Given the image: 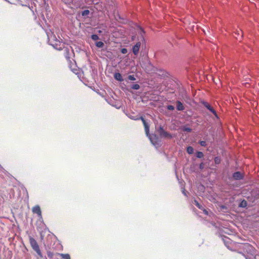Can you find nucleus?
<instances>
[{
    "mask_svg": "<svg viewBox=\"0 0 259 259\" xmlns=\"http://www.w3.org/2000/svg\"><path fill=\"white\" fill-rule=\"evenodd\" d=\"M203 156H204V154L202 152L199 151L196 153V156H197V157H198L199 158H202L203 157Z\"/></svg>",
    "mask_w": 259,
    "mask_h": 259,
    "instance_id": "15",
    "label": "nucleus"
},
{
    "mask_svg": "<svg viewBox=\"0 0 259 259\" xmlns=\"http://www.w3.org/2000/svg\"><path fill=\"white\" fill-rule=\"evenodd\" d=\"M199 143L202 146H205L206 145V142L204 141H200Z\"/></svg>",
    "mask_w": 259,
    "mask_h": 259,
    "instance_id": "25",
    "label": "nucleus"
},
{
    "mask_svg": "<svg viewBox=\"0 0 259 259\" xmlns=\"http://www.w3.org/2000/svg\"><path fill=\"white\" fill-rule=\"evenodd\" d=\"M135 119V120L141 119L142 120L143 124L144 125V126L145 133L147 136H148V135L149 134V126L148 124L147 123V122L146 121V120H145V119L143 118V117L140 116V117L137 118Z\"/></svg>",
    "mask_w": 259,
    "mask_h": 259,
    "instance_id": "3",
    "label": "nucleus"
},
{
    "mask_svg": "<svg viewBox=\"0 0 259 259\" xmlns=\"http://www.w3.org/2000/svg\"><path fill=\"white\" fill-rule=\"evenodd\" d=\"M114 77L116 80L119 81H122L123 80L121 74L119 73H115L114 74Z\"/></svg>",
    "mask_w": 259,
    "mask_h": 259,
    "instance_id": "9",
    "label": "nucleus"
},
{
    "mask_svg": "<svg viewBox=\"0 0 259 259\" xmlns=\"http://www.w3.org/2000/svg\"><path fill=\"white\" fill-rule=\"evenodd\" d=\"M96 45L98 48H102L104 46V44L102 41H98L96 42Z\"/></svg>",
    "mask_w": 259,
    "mask_h": 259,
    "instance_id": "16",
    "label": "nucleus"
},
{
    "mask_svg": "<svg viewBox=\"0 0 259 259\" xmlns=\"http://www.w3.org/2000/svg\"><path fill=\"white\" fill-rule=\"evenodd\" d=\"M202 105L206 107L208 110L210 111L212 114H213L215 117H218V115L217 114L215 110L206 102L202 101L201 102Z\"/></svg>",
    "mask_w": 259,
    "mask_h": 259,
    "instance_id": "4",
    "label": "nucleus"
},
{
    "mask_svg": "<svg viewBox=\"0 0 259 259\" xmlns=\"http://www.w3.org/2000/svg\"><path fill=\"white\" fill-rule=\"evenodd\" d=\"M127 52V50L125 48H122L121 49V53L123 54H126V53Z\"/></svg>",
    "mask_w": 259,
    "mask_h": 259,
    "instance_id": "26",
    "label": "nucleus"
},
{
    "mask_svg": "<svg viewBox=\"0 0 259 259\" xmlns=\"http://www.w3.org/2000/svg\"><path fill=\"white\" fill-rule=\"evenodd\" d=\"M177 109L179 111H183L184 110V107L181 102L177 101Z\"/></svg>",
    "mask_w": 259,
    "mask_h": 259,
    "instance_id": "8",
    "label": "nucleus"
},
{
    "mask_svg": "<svg viewBox=\"0 0 259 259\" xmlns=\"http://www.w3.org/2000/svg\"><path fill=\"white\" fill-rule=\"evenodd\" d=\"M140 85L138 84H134L132 86V89L134 90H139L140 89Z\"/></svg>",
    "mask_w": 259,
    "mask_h": 259,
    "instance_id": "18",
    "label": "nucleus"
},
{
    "mask_svg": "<svg viewBox=\"0 0 259 259\" xmlns=\"http://www.w3.org/2000/svg\"><path fill=\"white\" fill-rule=\"evenodd\" d=\"M214 162L215 164H219L221 162V159L219 157H215Z\"/></svg>",
    "mask_w": 259,
    "mask_h": 259,
    "instance_id": "21",
    "label": "nucleus"
},
{
    "mask_svg": "<svg viewBox=\"0 0 259 259\" xmlns=\"http://www.w3.org/2000/svg\"><path fill=\"white\" fill-rule=\"evenodd\" d=\"M167 109L169 110H174L175 108L174 106L172 105H168L167 106Z\"/></svg>",
    "mask_w": 259,
    "mask_h": 259,
    "instance_id": "24",
    "label": "nucleus"
},
{
    "mask_svg": "<svg viewBox=\"0 0 259 259\" xmlns=\"http://www.w3.org/2000/svg\"><path fill=\"white\" fill-rule=\"evenodd\" d=\"M158 132H159L160 136L161 137L168 138V139H171L172 138V135L170 133L164 131L163 127H162V126H160L159 127Z\"/></svg>",
    "mask_w": 259,
    "mask_h": 259,
    "instance_id": "2",
    "label": "nucleus"
},
{
    "mask_svg": "<svg viewBox=\"0 0 259 259\" xmlns=\"http://www.w3.org/2000/svg\"><path fill=\"white\" fill-rule=\"evenodd\" d=\"M90 13V11L88 10H84L82 12L81 15L83 16H87Z\"/></svg>",
    "mask_w": 259,
    "mask_h": 259,
    "instance_id": "17",
    "label": "nucleus"
},
{
    "mask_svg": "<svg viewBox=\"0 0 259 259\" xmlns=\"http://www.w3.org/2000/svg\"><path fill=\"white\" fill-rule=\"evenodd\" d=\"M47 254L48 256L50 259H52L54 256V253L52 251H49V250L47 251Z\"/></svg>",
    "mask_w": 259,
    "mask_h": 259,
    "instance_id": "14",
    "label": "nucleus"
},
{
    "mask_svg": "<svg viewBox=\"0 0 259 259\" xmlns=\"http://www.w3.org/2000/svg\"><path fill=\"white\" fill-rule=\"evenodd\" d=\"M32 210L33 213L37 214L39 218H42L41 211L39 205L33 207Z\"/></svg>",
    "mask_w": 259,
    "mask_h": 259,
    "instance_id": "5",
    "label": "nucleus"
},
{
    "mask_svg": "<svg viewBox=\"0 0 259 259\" xmlns=\"http://www.w3.org/2000/svg\"><path fill=\"white\" fill-rule=\"evenodd\" d=\"M56 48V49L59 50H61V49H62V48H61V47H59V48Z\"/></svg>",
    "mask_w": 259,
    "mask_h": 259,
    "instance_id": "30",
    "label": "nucleus"
},
{
    "mask_svg": "<svg viewBox=\"0 0 259 259\" xmlns=\"http://www.w3.org/2000/svg\"><path fill=\"white\" fill-rule=\"evenodd\" d=\"M203 167V163H200V168H202Z\"/></svg>",
    "mask_w": 259,
    "mask_h": 259,
    "instance_id": "28",
    "label": "nucleus"
},
{
    "mask_svg": "<svg viewBox=\"0 0 259 259\" xmlns=\"http://www.w3.org/2000/svg\"><path fill=\"white\" fill-rule=\"evenodd\" d=\"M91 38L93 40H97L98 39H99V36L97 34H93L91 35Z\"/></svg>",
    "mask_w": 259,
    "mask_h": 259,
    "instance_id": "20",
    "label": "nucleus"
},
{
    "mask_svg": "<svg viewBox=\"0 0 259 259\" xmlns=\"http://www.w3.org/2000/svg\"><path fill=\"white\" fill-rule=\"evenodd\" d=\"M187 151L189 154H192L194 152V149L191 146H188L187 148Z\"/></svg>",
    "mask_w": 259,
    "mask_h": 259,
    "instance_id": "12",
    "label": "nucleus"
},
{
    "mask_svg": "<svg viewBox=\"0 0 259 259\" xmlns=\"http://www.w3.org/2000/svg\"><path fill=\"white\" fill-rule=\"evenodd\" d=\"M141 45V42L138 41L133 47L132 51L134 55H137L138 54Z\"/></svg>",
    "mask_w": 259,
    "mask_h": 259,
    "instance_id": "6",
    "label": "nucleus"
},
{
    "mask_svg": "<svg viewBox=\"0 0 259 259\" xmlns=\"http://www.w3.org/2000/svg\"><path fill=\"white\" fill-rule=\"evenodd\" d=\"M241 33V36H242V30H237L236 32H235V35L234 36L236 38H237V37L239 36L240 34Z\"/></svg>",
    "mask_w": 259,
    "mask_h": 259,
    "instance_id": "13",
    "label": "nucleus"
},
{
    "mask_svg": "<svg viewBox=\"0 0 259 259\" xmlns=\"http://www.w3.org/2000/svg\"><path fill=\"white\" fill-rule=\"evenodd\" d=\"M243 175L239 171H237L233 174V178L234 180H239L243 179Z\"/></svg>",
    "mask_w": 259,
    "mask_h": 259,
    "instance_id": "7",
    "label": "nucleus"
},
{
    "mask_svg": "<svg viewBox=\"0 0 259 259\" xmlns=\"http://www.w3.org/2000/svg\"><path fill=\"white\" fill-rule=\"evenodd\" d=\"M203 210V211L204 212V213L206 214H208V212L207 211L203 208V209H202Z\"/></svg>",
    "mask_w": 259,
    "mask_h": 259,
    "instance_id": "29",
    "label": "nucleus"
},
{
    "mask_svg": "<svg viewBox=\"0 0 259 259\" xmlns=\"http://www.w3.org/2000/svg\"><path fill=\"white\" fill-rule=\"evenodd\" d=\"M184 130L186 132H190L192 131V129L190 127H185Z\"/></svg>",
    "mask_w": 259,
    "mask_h": 259,
    "instance_id": "27",
    "label": "nucleus"
},
{
    "mask_svg": "<svg viewBox=\"0 0 259 259\" xmlns=\"http://www.w3.org/2000/svg\"><path fill=\"white\" fill-rule=\"evenodd\" d=\"M65 51L66 52V58L67 59V60L68 61H70V57H69V50L68 49L66 48L65 49Z\"/></svg>",
    "mask_w": 259,
    "mask_h": 259,
    "instance_id": "19",
    "label": "nucleus"
},
{
    "mask_svg": "<svg viewBox=\"0 0 259 259\" xmlns=\"http://www.w3.org/2000/svg\"><path fill=\"white\" fill-rule=\"evenodd\" d=\"M57 254L60 256L62 259H70V255L68 253L63 254L57 253Z\"/></svg>",
    "mask_w": 259,
    "mask_h": 259,
    "instance_id": "10",
    "label": "nucleus"
},
{
    "mask_svg": "<svg viewBox=\"0 0 259 259\" xmlns=\"http://www.w3.org/2000/svg\"><path fill=\"white\" fill-rule=\"evenodd\" d=\"M128 78L130 80H135L136 79L135 77L133 75H130L128 76Z\"/></svg>",
    "mask_w": 259,
    "mask_h": 259,
    "instance_id": "23",
    "label": "nucleus"
},
{
    "mask_svg": "<svg viewBox=\"0 0 259 259\" xmlns=\"http://www.w3.org/2000/svg\"><path fill=\"white\" fill-rule=\"evenodd\" d=\"M194 204L200 209H203V207L196 200H194Z\"/></svg>",
    "mask_w": 259,
    "mask_h": 259,
    "instance_id": "11",
    "label": "nucleus"
},
{
    "mask_svg": "<svg viewBox=\"0 0 259 259\" xmlns=\"http://www.w3.org/2000/svg\"><path fill=\"white\" fill-rule=\"evenodd\" d=\"M29 243L31 247L37 253V254L40 256L42 257V253L40 250L39 245L37 241L33 237L29 236Z\"/></svg>",
    "mask_w": 259,
    "mask_h": 259,
    "instance_id": "1",
    "label": "nucleus"
},
{
    "mask_svg": "<svg viewBox=\"0 0 259 259\" xmlns=\"http://www.w3.org/2000/svg\"><path fill=\"white\" fill-rule=\"evenodd\" d=\"M246 206V201L245 200L242 201L240 204V206L241 207H245Z\"/></svg>",
    "mask_w": 259,
    "mask_h": 259,
    "instance_id": "22",
    "label": "nucleus"
}]
</instances>
